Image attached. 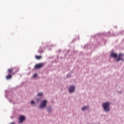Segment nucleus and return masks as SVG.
Listing matches in <instances>:
<instances>
[{
    "label": "nucleus",
    "mask_w": 124,
    "mask_h": 124,
    "mask_svg": "<svg viewBox=\"0 0 124 124\" xmlns=\"http://www.w3.org/2000/svg\"><path fill=\"white\" fill-rule=\"evenodd\" d=\"M109 106H110V102H107L103 104V107L105 111H106V112H108L110 110V108H109Z\"/></svg>",
    "instance_id": "1"
},
{
    "label": "nucleus",
    "mask_w": 124,
    "mask_h": 124,
    "mask_svg": "<svg viewBox=\"0 0 124 124\" xmlns=\"http://www.w3.org/2000/svg\"><path fill=\"white\" fill-rule=\"evenodd\" d=\"M47 103V100H44L42 101L41 104H40L39 108H45L46 107V104Z\"/></svg>",
    "instance_id": "2"
},
{
    "label": "nucleus",
    "mask_w": 124,
    "mask_h": 124,
    "mask_svg": "<svg viewBox=\"0 0 124 124\" xmlns=\"http://www.w3.org/2000/svg\"><path fill=\"white\" fill-rule=\"evenodd\" d=\"M124 54L123 53H120L118 57L116 59V62H120V61H124Z\"/></svg>",
    "instance_id": "3"
},
{
    "label": "nucleus",
    "mask_w": 124,
    "mask_h": 124,
    "mask_svg": "<svg viewBox=\"0 0 124 124\" xmlns=\"http://www.w3.org/2000/svg\"><path fill=\"white\" fill-rule=\"evenodd\" d=\"M19 123L21 124V123H23L24 121H25V116L23 115H21L19 118Z\"/></svg>",
    "instance_id": "4"
},
{
    "label": "nucleus",
    "mask_w": 124,
    "mask_h": 124,
    "mask_svg": "<svg viewBox=\"0 0 124 124\" xmlns=\"http://www.w3.org/2000/svg\"><path fill=\"white\" fill-rule=\"evenodd\" d=\"M42 66H43V65H42L41 63H39L34 66V68H35V69H39V68H41V67H42Z\"/></svg>",
    "instance_id": "5"
},
{
    "label": "nucleus",
    "mask_w": 124,
    "mask_h": 124,
    "mask_svg": "<svg viewBox=\"0 0 124 124\" xmlns=\"http://www.w3.org/2000/svg\"><path fill=\"white\" fill-rule=\"evenodd\" d=\"M75 91V87L73 86H70V87L69 89V93H73Z\"/></svg>",
    "instance_id": "6"
},
{
    "label": "nucleus",
    "mask_w": 124,
    "mask_h": 124,
    "mask_svg": "<svg viewBox=\"0 0 124 124\" xmlns=\"http://www.w3.org/2000/svg\"><path fill=\"white\" fill-rule=\"evenodd\" d=\"M110 57H111V58H115V59H117L118 58V54L114 52H111Z\"/></svg>",
    "instance_id": "7"
},
{
    "label": "nucleus",
    "mask_w": 124,
    "mask_h": 124,
    "mask_svg": "<svg viewBox=\"0 0 124 124\" xmlns=\"http://www.w3.org/2000/svg\"><path fill=\"white\" fill-rule=\"evenodd\" d=\"M11 78H12V74H9L6 76V79H7V80H9Z\"/></svg>",
    "instance_id": "8"
},
{
    "label": "nucleus",
    "mask_w": 124,
    "mask_h": 124,
    "mask_svg": "<svg viewBox=\"0 0 124 124\" xmlns=\"http://www.w3.org/2000/svg\"><path fill=\"white\" fill-rule=\"evenodd\" d=\"M8 72L9 74H11V73H12L13 72V68L8 69Z\"/></svg>",
    "instance_id": "9"
},
{
    "label": "nucleus",
    "mask_w": 124,
    "mask_h": 124,
    "mask_svg": "<svg viewBox=\"0 0 124 124\" xmlns=\"http://www.w3.org/2000/svg\"><path fill=\"white\" fill-rule=\"evenodd\" d=\"M89 109V107H87V106H85V107H83L82 108V111H85V110H87Z\"/></svg>",
    "instance_id": "10"
},
{
    "label": "nucleus",
    "mask_w": 124,
    "mask_h": 124,
    "mask_svg": "<svg viewBox=\"0 0 124 124\" xmlns=\"http://www.w3.org/2000/svg\"><path fill=\"white\" fill-rule=\"evenodd\" d=\"M35 59H36L37 60H40V59H41L42 57L41 56H35Z\"/></svg>",
    "instance_id": "11"
},
{
    "label": "nucleus",
    "mask_w": 124,
    "mask_h": 124,
    "mask_svg": "<svg viewBox=\"0 0 124 124\" xmlns=\"http://www.w3.org/2000/svg\"><path fill=\"white\" fill-rule=\"evenodd\" d=\"M39 53H43V49H42V48H40V49H39L38 51Z\"/></svg>",
    "instance_id": "12"
},
{
    "label": "nucleus",
    "mask_w": 124,
    "mask_h": 124,
    "mask_svg": "<svg viewBox=\"0 0 124 124\" xmlns=\"http://www.w3.org/2000/svg\"><path fill=\"white\" fill-rule=\"evenodd\" d=\"M51 107L47 108V111L48 112H51Z\"/></svg>",
    "instance_id": "13"
},
{
    "label": "nucleus",
    "mask_w": 124,
    "mask_h": 124,
    "mask_svg": "<svg viewBox=\"0 0 124 124\" xmlns=\"http://www.w3.org/2000/svg\"><path fill=\"white\" fill-rule=\"evenodd\" d=\"M42 95V93H38V96H41Z\"/></svg>",
    "instance_id": "14"
},
{
    "label": "nucleus",
    "mask_w": 124,
    "mask_h": 124,
    "mask_svg": "<svg viewBox=\"0 0 124 124\" xmlns=\"http://www.w3.org/2000/svg\"><path fill=\"white\" fill-rule=\"evenodd\" d=\"M36 76H37V75L36 74H35L33 75V77L34 78H35V77H36Z\"/></svg>",
    "instance_id": "15"
},
{
    "label": "nucleus",
    "mask_w": 124,
    "mask_h": 124,
    "mask_svg": "<svg viewBox=\"0 0 124 124\" xmlns=\"http://www.w3.org/2000/svg\"><path fill=\"white\" fill-rule=\"evenodd\" d=\"M34 103V101H31V104H33Z\"/></svg>",
    "instance_id": "16"
},
{
    "label": "nucleus",
    "mask_w": 124,
    "mask_h": 124,
    "mask_svg": "<svg viewBox=\"0 0 124 124\" xmlns=\"http://www.w3.org/2000/svg\"><path fill=\"white\" fill-rule=\"evenodd\" d=\"M10 124H14V122H11Z\"/></svg>",
    "instance_id": "17"
},
{
    "label": "nucleus",
    "mask_w": 124,
    "mask_h": 124,
    "mask_svg": "<svg viewBox=\"0 0 124 124\" xmlns=\"http://www.w3.org/2000/svg\"><path fill=\"white\" fill-rule=\"evenodd\" d=\"M37 101H39V99H37Z\"/></svg>",
    "instance_id": "18"
}]
</instances>
